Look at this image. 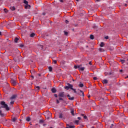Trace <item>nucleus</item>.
<instances>
[{"label":"nucleus","mask_w":128,"mask_h":128,"mask_svg":"<svg viewBox=\"0 0 128 128\" xmlns=\"http://www.w3.org/2000/svg\"><path fill=\"white\" fill-rule=\"evenodd\" d=\"M0 104L1 106L0 108H5L6 110H10V108H8V104H6V102L4 101L1 102Z\"/></svg>","instance_id":"obj_1"},{"label":"nucleus","mask_w":128,"mask_h":128,"mask_svg":"<svg viewBox=\"0 0 128 128\" xmlns=\"http://www.w3.org/2000/svg\"><path fill=\"white\" fill-rule=\"evenodd\" d=\"M67 85L68 86H66L64 88L65 90H70H70H72V88H73L72 84H68Z\"/></svg>","instance_id":"obj_2"},{"label":"nucleus","mask_w":128,"mask_h":128,"mask_svg":"<svg viewBox=\"0 0 128 128\" xmlns=\"http://www.w3.org/2000/svg\"><path fill=\"white\" fill-rule=\"evenodd\" d=\"M58 96H59V98H66V96L64 95V92H60Z\"/></svg>","instance_id":"obj_3"},{"label":"nucleus","mask_w":128,"mask_h":128,"mask_svg":"<svg viewBox=\"0 0 128 128\" xmlns=\"http://www.w3.org/2000/svg\"><path fill=\"white\" fill-rule=\"evenodd\" d=\"M11 84H13L14 86H16V80H11Z\"/></svg>","instance_id":"obj_4"},{"label":"nucleus","mask_w":128,"mask_h":128,"mask_svg":"<svg viewBox=\"0 0 128 128\" xmlns=\"http://www.w3.org/2000/svg\"><path fill=\"white\" fill-rule=\"evenodd\" d=\"M24 4H26L28 6V8H30V5H28V2L26 1V0H24Z\"/></svg>","instance_id":"obj_5"},{"label":"nucleus","mask_w":128,"mask_h":128,"mask_svg":"<svg viewBox=\"0 0 128 128\" xmlns=\"http://www.w3.org/2000/svg\"><path fill=\"white\" fill-rule=\"evenodd\" d=\"M67 96L68 98V100H74V98H70V94L67 95Z\"/></svg>","instance_id":"obj_6"},{"label":"nucleus","mask_w":128,"mask_h":128,"mask_svg":"<svg viewBox=\"0 0 128 128\" xmlns=\"http://www.w3.org/2000/svg\"><path fill=\"white\" fill-rule=\"evenodd\" d=\"M52 92L53 94H56V89L54 88H52Z\"/></svg>","instance_id":"obj_7"},{"label":"nucleus","mask_w":128,"mask_h":128,"mask_svg":"<svg viewBox=\"0 0 128 128\" xmlns=\"http://www.w3.org/2000/svg\"><path fill=\"white\" fill-rule=\"evenodd\" d=\"M0 116L2 118H3V116H6V114L2 112V110H0Z\"/></svg>","instance_id":"obj_8"},{"label":"nucleus","mask_w":128,"mask_h":128,"mask_svg":"<svg viewBox=\"0 0 128 128\" xmlns=\"http://www.w3.org/2000/svg\"><path fill=\"white\" fill-rule=\"evenodd\" d=\"M80 93L79 94L80 96H84V92H82V90H80Z\"/></svg>","instance_id":"obj_9"},{"label":"nucleus","mask_w":128,"mask_h":128,"mask_svg":"<svg viewBox=\"0 0 128 128\" xmlns=\"http://www.w3.org/2000/svg\"><path fill=\"white\" fill-rule=\"evenodd\" d=\"M10 10H16V7L10 6Z\"/></svg>","instance_id":"obj_10"},{"label":"nucleus","mask_w":128,"mask_h":128,"mask_svg":"<svg viewBox=\"0 0 128 128\" xmlns=\"http://www.w3.org/2000/svg\"><path fill=\"white\" fill-rule=\"evenodd\" d=\"M16 98V96L12 95V96L10 98V100H14Z\"/></svg>","instance_id":"obj_11"},{"label":"nucleus","mask_w":128,"mask_h":128,"mask_svg":"<svg viewBox=\"0 0 128 128\" xmlns=\"http://www.w3.org/2000/svg\"><path fill=\"white\" fill-rule=\"evenodd\" d=\"M59 118H64V116H63L62 114H59Z\"/></svg>","instance_id":"obj_12"},{"label":"nucleus","mask_w":128,"mask_h":128,"mask_svg":"<svg viewBox=\"0 0 128 128\" xmlns=\"http://www.w3.org/2000/svg\"><path fill=\"white\" fill-rule=\"evenodd\" d=\"M36 36V34H34V33H32L30 34V38H34V36Z\"/></svg>","instance_id":"obj_13"},{"label":"nucleus","mask_w":128,"mask_h":128,"mask_svg":"<svg viewBox=\"0 0 128 128\" xmlns=\"http://www.w3.org/2000/svg\"><path fill=\"white\" fill-rule=\"evenodd\" d=\"M102 84H108V80H103Z\"/></svg>","instance_id":"obj_14"},{"label":"nucleus","mask_w":128,"mask_h":128,"mask_svg":"<svg viewBox=\"0 0 128 128\" xmlns=\"http://www.w3.org/2000/svg\"><path fill=\"white\" fill-rule=\"evenodd\" d=\"M26 122H30V117H27L26 118Z\"/></svg>","instance_id":"obj_15"},{"label":"nucleus","mask_w":128,"mask_h":128,"mask_svg":"<svg viewBox=\"0 0 128 128\" xmlns=\"http://www.w3.org/2000/svg\"><path fill=\"white\" fill-rule=\"evenodd\" d=\"M74 110L72 109L71 110V114H72V116H74Z\"/></svg>","instance_id":"obj_16"},{"label":"nucleus","mask_w":128,"mask_h":128,"mask_svg":"<svg viewBox=\"0 0 128 128\" xmlns=\"http://www.w3.org/2000/svg\"><path fill=\"white\" fill-rule=\"evenodd\" d=\"M16 120H18V118L14 117V118L12 119V122H16Z\"/></svg>","instance_id":"obj_17"},{"label":"nucleus","mask_w":128,"mask_h":128,"mask_svg":"<svg viewBox=\"0 0 128 128\" xmlns=\"http://www.w3.org/2000/svg\"><path fill=\"white\" fill-rule=\"evenodd\" d=\"M104 46V43L103 42H102L100 44V46L101 48H102V46Z\"/></svg>","instance_id":"obj_18"},{"label":"nucleus","mask_w":128,"mask_h":128,"mask_svg":"<svg viewBox=\"0 0 128 128\" xmlns=\"http://www.w3.org/2000/svg\"><path fill=\"white\" fill-rule=\"evenodd\" d=\"M76 128V126H70L66 127V128Z\"/></svg>","instance_id":"obj_19"},{"label":"nucleus","mask_w":128,"mask_h":128,"mask_svg":"<svg viewBox=\"0 0 128 128\" xmlns=\"http://www.w3.org/2000/svg\"><path fill=\"white\" fill-rule=\"evenodd\" d=\"M49 72H52V66L48 67Z\"/></svg>","instance_id":"obj_20"},{"label":"nucleus","mask_w":128,"mask_h":128,"mask_svg":"<svg viewBox=\"0 0 128 128\" xmlns=\"http://www.w3.org/2000/svg\"><path fill=\"white\" fill-rule=\"evenodd\" d=\"M18 38H16L14 39V42H18Z\"/></svg>","instance_id":"obj_21"},{"label":"nucleus","mask_w":128,"mask_h":128,"mask_svg":"<svg viewBox=\"0 0 128 128\" xmlns=\"http://www.w3.org/2000/svg\"><path fill=\"white\" fill-rule=\"evenodd\" d=\"M80 70H82V72H84V67H80Z\"/></svg>","instance_id":"obj_22"},{"label":"nucleus","mask_w":128,"mask_h":128,"mask_svg":"<svg viewBox=\"0 0 128 128\" xmlns=\"http://www.w3.org/2000/svg\"><path fill=\"white\" fill-rule=\"evenodd\" d=\"M79 86L80 88H84V84H80Z\"/></svg>","instance_id":"obj_23"},{"label":"nucleus","mask_w":128,"mask_h":128,"mask_svg":"<svg viewBox=\"0 0 128 128\" xmlns=\"http://www.w3.org/2000/svg\"><path fill=\"white\" fill-rule=\"evenodd\" d=\"M99 50L100 52H104V49L100 48H99Z\"/></svg>","instance_id":"obj_24"},{"label":"nucleus","mask_w":128,"mask_h":128,"mask_svg":"<svg viewBox=\"0 0 128 128\" xmlns=\"http://www.w3.org/2000/svg\"><path fill=\"white\" fill-rule=\"evenodd\" d=\"M90 40H94V35H90Z\"/></svg>","instance_id":"obj_25"},{"label":"nucleus","mask_w":128,"mask_h":128,"mask_svg":"<svg viewBox=\"0 0 128 128\" xmlns=\"http://www.w3.org/2000/svg\"><path fill=\"white\" fill-rule=\"evenodd\" d=\"M40 88L39 86H36V90H40Z\"/></svg>","instance_id":"obj_26"},{"label":"nucleus","mask_w":128,"mask_h":128,"mask_svg":"<svg viewBox=\"0 0 128 128\" xmlns=\"http://www.w3.org/2000/svg\"><path fill=\"white\" fill-rule=\"evenodd\" d=\"M19 46L20 48H24V44H19Z\"/></svg>","instance_id":"obj_27"},{"label":"nucleus","mask_w":128,"mask_h":128,"mask_svg":"<svg viewBox=\"0 0 128 128\" xmlns=\"http://www.w3.org/2000/svg\"><path fill=\"white\" fill-rule=\"evenodd\" d=\"M79 122H80V120H75L74 122H75V124H78Z\"/></svg>","instance_id":"obj_28"},{"label":"nucleus","mask_w":128,"mask_h":128,"mask_svg":"<svg viewBox=\"0 0 128 128\" xmlns=\"http://www.w3.org/2000/svg\"><path fill=\"white\" fill-rule=\"evenodd\" d=\"M80 66H82V65L77 66L79 70H80Z\"/></svg>","instance_id":"obj_29"},{"label":"nucleus","mask_w":128,"mask_h":128,"mask_svg":"<svg viewBox=\"0 0 128 128\" xmlns=\"http://www.w3.org/2000/svg\"><path fill=\"white\" fill-rule=\"evenodd\" d=\"M64 34L65 36H68V33L66 31H64Z\"/></svg>","instance_id":"obj_30"},{"label":"nucleus","mask_w":128,"mask_h":128,"mask_svg":"<svg viewBox=\"0 0 128 128\" xmlns=\"http://www.w3.org/2000/svg\"><path fill=\"white\" fill-rule=\"evenodd\" d=\"M62 97H60L58 100H64V98H62Z\"/></svg>","instance_id":"obj_31"},{"label":"nucleus","mask_w":128,"mask_h":128,"mask_svg":"<svg viewBox=\"0 0 128 128\" xmlns=\"http://www.w3.org/2000/svg\"><path fill=\"white\" fill-rule=\"evenodd\" d=\"M42 122H44V120H40V124H42Z\"/></svg>","instance_id":"obj_32"},{"label":"nucleus","mask_w":128,"mask_h":128,"mask_svg":"<svg viewBox=\"0 0 128 128\" xmlns=\"http://www.w3.org/2000/svg\"><path fill=\"white\" fill-rule=\"evenodd\" d=\"M10 104H14V101H11Z\"/></svg>","instance_id":"obj_33"},{"label":"nucleus","mask_w":128,"mask_h":128,"mask_svg":"<svg viewBox=\"0 0 128 128\" xmlns=\"http://www.w3.org/2000/svg\"><path fill=\"white\" fill-rule=\"evenodd\" d=\"M72 90H74V92L76 94V89H74V88H72Z\"/></svg>","instance_id":"obj_34"},{"label":"nucleus","mask_w":128,"mask_h":128,"mask_svg":"<svg viewBox=\"0 0 128 128\" xmlns=\"http://www.w3.org/2000/svg\"><path fill=\"white\" fill-rule=\"evenodd\" d=\"M30 8L28 7V5L25 6V8Z\"/></svg>","instance_id":"obj_35"},{"label":"nucleus","mask_w":128,"mask_h":128,"mask_svg":"<svg viewBox=\"0 0 128 128\" xmlns=\"http://www.w3.org/2000/svg\"><path fill=\"white\" fill-rule=\"evenodd\" d=\"M4 12H8V10L6 8H4Z\"/></svg>","instance_id":"obj_36"},{"label":"nucleus","mask_w":128,"mask_h":128,"mask_svg":"<svg viewBox=\"0 0 128 128\" xmlns=\"http://www.w3.org/2000/svg\"><path fill=\"white\" fill-rule=\"evenodd\" d=\"M56 104H58L60 103V101L58 99L56 100Z\"/></svg>","instance_id":"obj_37"},{"label":"nucleus","mask_w":128,"mask_h":128,"mask_svg":"<svg viewBox=\"0 0 128 128\" xmlns=\"http://www.w3.org/2000/svg\"><path fill=\"white\" fill-rule=\"evenodd\" d=\"M105 40H108V36H106L104 37Z\"/></svg>","instance_id":"obj_38"},{"label":"nucleus","mask_w":128,"mask_h":128,"mask_svg":"<svg viewBox=\"0 0 128 128\" xmlns=\"http://www.w3.org/2000/svg\"><path fill=\"white\" fill-rule=\"evenodd\" d=\"M54 64H56L57 62L56 60H53Z\"/></svg>","instance_id":"obj_39"},{"label":"nucleus","mask_w":128,"mask_h":128,"mask_svg":"<svg viewBox=\"0 0 128 128\" xmlns=\"http://www.w3.org/2000/svg\"><path fill=\"white\" fill-rule=\"evenodd\" d=\"M48 114H49L50 116H52V114L50 113V112H48Z\"/></svg>","instance_id":"obj_40"},{"label":"nucleus","mask_w":128,"mask_h":128,"mask_svg":"<svg viewBox=\"0 0 128 128\" xmlns=\"http://www.w3.org/2000/svg\"><path fill=\"white\" fill-rule=\"evenodd\" d=\"M94 80H98V78L96 77H94Z\"/></svg>","instance_id":"obj_41"},{"label":"nucleus","mask_w":128,"mask_h":128,"mask_svg":"<svg viewBox=\"0 0 128 128\" xmlns=\"http://www.w3.org/2000/svg\"><path fill=\"white\" fill-rule=\"evenodd\" d=\"M120 62L122 64H124V60H120Z\"/></svg>","instance_id":"obj_42"},{"label":"nucleus","mask_w":128,"mask_h":128,"mask_svg":"<svg viewBox=\"0 0 128 128\" xmlns=\"http://www.w3.org/2000/svg\"><path fill=\"white\" fill-rule=\"evenodd\" d=\"M74 68H76V69L78 68V66H74Z\"/></svg>","instance_id":"obj_43"},{"label":"nucleus","mask_w":128,"mask_h":128,"mask_svg":"<svg viewBox=\"0 0 128 128\" xmlns=\"http://www.w3.org/2000/svg\"><path fill=\"white\" fill-rule=\"evenodd\" d=\"M40 46L41 50H42L43 46L42 45H40Z\"/></svg>","instance_id":"obj_44"},{"label":"nucleus","mask_w":128,"mask_h":128,"mask_svg":"<svg viewBox=\"0 0 128 128\" xmlns=\"http://www.w3.org/2000/svg\"><path fill=\"white\" fill-rule=\"evenodd\" d=\"M84 120H86L87 117H86V116H84Z\"/></svg>","instance_id":"obj_45"},{"label":"nucleus","mask_w":128,"mask_h":128,"mask_svg":"<svg viewBox=\"0 0 128 128\" xmlns=\"http://www.w3.org/2000/svg\"><path fill=\"white\" fill-rule=\"evenodd\" d=\"M54 96L55 98H58V94H54Z\"/></svg>","instance_id":"obj_46"},{"label":"nucleus","mask_w":128,"mask_h":128,"mask_svg":"<svg viewBox=\"0 0 128 128\" xmlns=\"http://www.w3.org/2000/svg\"><path fill=\"white\" fill-rule=\"evenodd\" d=\"M65 22H66V24H68V20H66L65 21Z\"/></svg>","instance_id":"obj_47"},{"label":"nucleus","mask_w":128,"mask_h":128,"mask_svg":"<svg viewBox=\"0 0 128 128\" xmlns=\"http://www.w3.org/2000/svg\"><path fill=\"white\" fill-rule=\"evenodd\" d=\"M60 2H64V0H60Z\"/></svg>","instance_id":"obj_48"},{"label":"nucleus","mask_w":128,"mask_h":128,"mask_svg":"<svg viewBox=\"0 0 128 128\" xmlns=\"http://www.w3.org/2000/svg\"><path fill=\"white\" fill-rule=\"evenodd\" d=\"M80 119H81L80 117H78V120H80Z\"/></svg>","instance_id":"obj_49"},{"label":"nucleus","mask_w":128,"mask_h":128,"mask_svg":"<svg viewBox=\"0 0 128 128\" xmlns=\"http://www.w3.org/2000/svg\"><path fill=\"white\" fill-rule=\"evenodd\" d=\"M112 126H114V124H112L110 128H112Z\"/></svg>","instance_id":"obj_50"},{"label":"nucleus","mask_w":128,"mask_h":128,"mask_svg":"<svg viewBox=\"0 0 128 128\" xmlns=\"http://www.w3.org/2000/svg\"><path fill=\"white\" fill-rule=\"evenodd\" d=\"M42 15L43 16H46V13H44V12L42 13Z\"/></svg>","instance_id":"obj_51"},{"label":"nucleus","mask_w":128,"mask_h":128,"mask_svg":"<svg viewBox=\"0 0 128 128\" xmlns=\"http://www.w3.org/2000/svg\"><path fill=\"white\" fill-rule=\"evenodd\" d=\"M89 64H90V65L92 64V62H89Z\"/></svg>","instance_id":"obj_52"},{"label":"nucleus","mask_w":128,"mask_h":128,"mask_svg":"<svg viewBox=\"0 0 128 128\" xmlns=\"http://www.w3.org/2000/svg\"><path fill=\"white\" fill-rule=\"evenodd\" d=\"M128 6V4H124L125 6Z\"/></svg>","instance_id":"obj_53"},{"label":"nucleus","mask_w":128,"mask_h":128,"mask_svg":"<svg viewBox=\"0 0 128 128\" xmlns=\"http://www.w3.org/2000/svg\"><path fill=\"white\" fill-rule=\"evenodd\" d=\"M120 72H122V70H120Z\"/></svg>","instance_id":"obj_54"},{"label":"nucleus","mask_w":128,"mask_h":128,"mask_svg":"<svg viewBox=\"0 0 128 128\" xmlns=\"http://www.w3.org/2000/svg\"><path fill=\"white\" fill-rule=\"evenodd\" d=\"M81 116H84V114H82Z\"/></svg>","instance_id":"obj_55"},{"label":"nucleus","mask_w":128,"mask_h":128,"mask_svg":"<svg viewBox=\"0 0 128 128\" xmlns=\"http://www.w3.org/2000/svg\"><path fill=\"white\" fill-rule=\"evenodd\" d=\"M0 36H2V32H0Z\"/></svg>","instance_id":"obj_56"},{"label":"nucleus","mask_w":128,"mask_h":128,"mask_svg":"<svg viewBox=\"0 0 128 128\" xmlns=\"http://www.w3.org/2000/svg\"><path fill=\"white\" fill-rule=\"evenodd\" d=\"M96 2H100V0H96Z\"/></svg>","instance_id":"obj_57"},{"label":"nucleus","mask_w":128,"mask_h":128,"mask_svg":"<svg viewBox=\"0 0 128 128\" xmlns=\"http://www.w3.org/2000/svg\"><path fill=\"white\" fill-rule=\"evenodd\" d=\"M88 98H90V96H88Z\"/></svg>","instance_id":"obj_58"},{"label":"nucleus","mask_w":128,"mask_h":128,"mask_svg":"<svg viewBox=\"0 0 128 128\" xmlns=\"http://www.w3.org/2000/svg\"><path fill=\"white\" fill-rule=\"evenodd\" d=\"M126 78H128V76H126Z\"/></svg>","instance_id":"obj_59"},{"label":"nucleus","mask_w":128,"mask_h":128,"mask_svg":"<svg viewBox=\"0 0 128 128\" xmlns=\"http://www.w3.org/2000/svg\"><path fill=\"white\" fill-rule=\"evenodd\" d=\"M32 76V78H34V76Z\"/></svg>","instance_id":"obj_60"},{"label":"nucleus","mask_w":128,"mask_h":128,"mask_svg":"<svg viewBox=\"0 0 128 128\" xmlns=\"http://www.w3.org/2000/svg\"><path fill=\"white\" fill-rule=\"evenodd\" d=\"M38 76H40V74H38Z\"/></svg>","instance_id":"obj_61"},{"label":"nucleus","mask_w":128,"mask_h":128,"mask_svg":"<svg viewBox=\"0 0 128 128\" xmlns=\"http://www.w3.org/2000/svg\"><path fill=\"white\" fill-rule=\"evenodd\" d=\"M86 48H88V46H86Z\"/></svg>","instance_id":"obj_62"},{"label":"nucleus","mask_w":128,"mask_h":128,"mask_svg":"<svg viewBox=\"0 0 128 128\" xmlns=\"http://www.w3.org/2000/svg\"><path fill=\"white\" fill-rule=\"evenodd\" d=\"M44 126H46V124H44Z\"/></svg>","instance_id":"obj_63"},{"label":"nucleus","mask_w":128,"mask_h":128,"mask_svg":"<svg viewBox=\"0 0 128 128\" xmlns=\"http://www.w3.org/2000/svg\"><path fill=\"white\" fill-rule=\"evenodd\" d=\"M49 118H49V117H48V120Z\"/></svg>","instance_id":"obj_64"}]
</instances>
